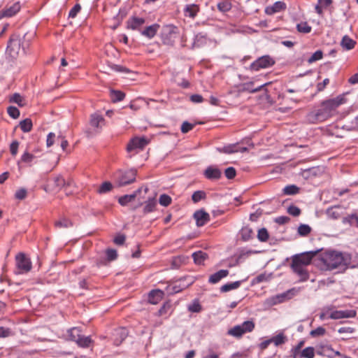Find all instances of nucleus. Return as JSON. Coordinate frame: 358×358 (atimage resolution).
I'll return each instance as SVG.
<instances>
[{
  "label": "nucleus",
  "instance_id": "f257e3e1",
  "mask_svg": "<svg viewBox=\"0 0 358 358\" xmlns=\"http://www.w3.org/2000/svg\"><path fill=\"white\" fill-rule=\"evenodd\" d=\"M346 101L345 94H340L334 99L322 101L319 108L310 112L307 115L308 122L315 124L327 120L336 114L337 108L341 105L345 103Z\"/></svg>",
  "mask_w": 358,
  "mask_h": 358
},
{
  "label": "nucleus",
  "instance_id": "39448f33",
  "mask_svg": "<svg viewBox=\"0 0 358 358\" xmlns=\"http://www.w3.org/2000/svg\"><path fill=\"white\" fill-rule=\"evenodd\" d=\"M136 171L135 169L119 170L115 174V180L118 187H123L133 183L136 180Z\"/></svg>",
  "mask_w": 358,
  "mask_h": 358
},
{
  "label": "nucleus",
  "instance_id": "5701e85b",
  "mask_svg": "<svg viewBox=\"0 0 358 358\" xmlns=\"http://www.w3.org/2000/svg\"><path fill=\"white\" fill-rule=\"evenodd\" d=\"M199 10V8L196 4L187 5L184 9L185 16L194 18Z\"/></svg>",
  "mask_w": 358,
  "mask_h": 358
},
{
  "label": "nucleus",
  "instance_id": "7c9ffc66",
  "mask_svg": "<svg viewBox=\"0 0 358 358\" xmlns=\"http://www.w3.org/2000/svg\"><path fill=\"white\" fill-rule=\"evenodd\" d=\"M240 285H241L240 281H236V282H233L227 283L220 287V291L222 292H227L232 289H237L240 286Z\"/></svg>",
  "mask_w": 358,
  "mask_h": 358
},
{
  "label": "nucleus",
  "instance_id": "a18cd8bd",
  "mask_svg": "<svg viewBox=\"0 0 358 358\" xmlns=\"http://www.w3.org/2000/svg\"><path fill=\"white\" fill-rule=\"evenodd\" d=\"M339 208L337 207L330 208L327 210V215L332 219H338L341 216Z\"/></svg>",
  "mask_w": 358,
  "mask_h": 358
},
{
  "label": "nucleus",
  "instance_id": "c756f323",
  "mask_svg": "<svg viewBox=\"0 0 358 358\" xmlns=\"http://www.w3.org/2000/svg\"><path fill=\"white\" fill-rule=\"evenodd\" d=\"M157 201L155 198L149 199L146 202L143 208L144 213H151L155 210Z\"/></svg>",
  "mask_w": 358,
  "mask_h": 358
},
{
  "label": "nucleus",
  "instance_id": "4d7b16f0",
  "mask_svg": "<svg viewBox=\"0 0 358 358\" xmlns=\"http://www.w3.org/2000/svg\"><path fill=\"white\" fill-rule=\"evenodd\" d=\"M7 111L8 115L14 119H16L20 116V111L16 107L9 106Z\"/></svg>",
  "mask_w": 358,
  "mask_h": 358
},
{
  "label": "nucleus",
  "instance_id": "3c124183",
  "mask_svg": "<svg viewBox=\"0 0 358 358\" xmlns=\"http://www.w3.org/2000/svg\"><path fill=\"white\" fill-rule=\"evenodd\" d=\"M297 30L301 33H309L311 31V27H310L307 22H301L297 24Z\"/></svg>",
  "mask_w": 358,
  "mask_h": 358
},
{
  "label": "nucleus",
  "instance_id": "f704fd0d",
  "mask_svg": "<svg viewBox=\"0 0 358 358\" xmlns=\"http://www.w3.org/2000/svg\"><path fill=\"white\" fill-rule=\"evenodd\" d=\"M125 94L121 91L111 90L110 99L113 102L120 101L124 99Z\"/></svg>",
  "mask_w": 358,
  "mask_h": 358
},
{
  "label": "nucleus",
  "instance_id": "6ab92c4d",
  "mask_svg": "<svg viewBox=\"0 0 358 358\" xmlns=\"http://www.w3.org/2000/svg\"><path fill=\"white\" fill-rule=\"evenodd\" d=\"M229 274L228 270L222 269L213 273L209 277L208 282L212 284L218 282L221 279L227 277Z\"/></svg>",
  "mask_w": 358,
  "mask_h": 358
},
{
  "label": "nucleus",
  "instance_id": "338daca9",
  "mask_svg": "<svg viewBox=\"0 0 358 358\" xmlns=\"http://www.w3.org/2000/svg\"><path fill=\"white\" fill-rule=\"evenodd\" d=\"M126 239V236L123 234H117L113 241L116 245H123Z\"/></svg>",
  "mask_w": 358,
  "mask_h": 358
},
{
  "label": "nucleus",
  "instance_id": "a19ab883",
  "mask_svg": "<svg viewBox=\"0 0 358 358\" xmlns=\"http://www.w3.org/2000/svg\"><path fill=\"white\" fill-rule=\"evenodd\" d=\"M304 344V341H300L297 345H296L294 348L292 350V356L293 358H300V350L301 348L303 347Z\"/></svg>",
  "mask_w": 358,
  "mask_h": 358
},
{
  "label": "nucleus",
  "instance_id": "4468645a",
  "mask_svg": "<svg viewBox=\"0 0 358 358\" xmlns=\"http://www.w3.org/2000/svg\"><path fill=\"white\" fill-rule=\"evenodd\" d=\"M182 282H183V280H180L178 281L175 282L172 285H169L166 288L167 292L170 294H176V293H178V292L182 291L183 289H185L189 285H190V283H189L187 285H185Z\"/></svg>",
  "mask_w": 358,
  "mask_h": 358
},
{
  "label": "nucleus",
  "instance_id": "412c9836",
  "mask_svg": "<svg viewBox=\"0 0 358 358\" xmlns=\"http://www.w3.org/2000/svg\"><path fill=\"white\" fill-rule=\"evenodd\" d=\"M287 9V4L282 1H275L272 6H270V15L283 12Z\"/></svg>",
  "mask_w": 358,
  "mask_h": 358
},
{
  "label": "nucleus",
  "instance_id": "e2e57ef3",
  "mask_svg": "<svg viewBox=\"0 0 358 358\" xmlns=\"http://www.w3.org/2000/svg\"><path fill=\"white\" fill-rule=\"evenodd\" d=\"M188 310L192 313H199L201 311V307L197 301H194L193 303L189 305Z\"/></svg>",
  "mask_w": 358,
  "mask_h": 358
},
{
  "label": "nucleus",
  "instance_id": "c85d7f7f",
  "mask_svg": "<svg viewBox=\"0 0 358 358\" xmlns=\"http://www.w3.org/2000/svg\"><path fill=\"white\" fill-rule=\"evenodd\" d=\"M76 343L82 348H88L92 343V340L90 336H85L80 335Z\"/></svg>",
  "mask_w": 358,
  "mask_h": 358
},
{
  "label": "nucleus",
  "instance_id": "e433bc0d",
  "mask_svg": "<svg viewBox=\"0 0 358 358\" xmlns=\"http://www.w3.org/2000/svg\"><path fill=\"white\" fill-rule=\"evenodd\" d=\"M315 357V349L313 347H308L303 349L301 354L300 358H314Z\"/></svg>",
  "mask_w": 358,
  "mask_h": 358
},
{
  "label": "nucleus",
  "instance_id": "f8f14e48",
  "mask_svg": "<svg viewBox=\"0 0 358 358\" xmlns=\"http://www.w3.org/2000/svg\"><path fill=\"white\" fill-rule=\"evenodd\" d=\"M356 314L357 313L355 310H335L330 314L329 317L333 320L350 318L355 317Z\"/></svg>",
  "mask_w": 358,
  "mask_h": 358
},
{
  "label": "nucleus",
  "instance_id": "6e6552de",
  "mask_svg": "<svg viewBox=\"0 0 358 358\" xmlns=\"http://www.w3.org/2000/svg\"><path fill=\"white\" fill-rule=\"evenodd\" d=\"M300 292V288L293 287L285 292L278 294L270 299V304L274 305L278 303H282L292 299Z\"/></svg>",
  "mask_w": 358,
  "mask_h": 358
},
{
  "label": "nucleus",
  "instance_id": "bb28decb",
  "mask_svg": "<svg viewBox=\"0 0 358 358\" xmlns=\"http://www.w3.org/2000/svg\"><path fill=\"white\" fill-rule=\"evenodd\" d=\"M145 22V20L141 17H133L128 21V27L131 29H136Z\"/></svg>",
  "mask_w": 358,
  "mask_h": 358
},
{
  "label": "nucleus",
  "instance_id": "72a5a7b5",
  "mask_svg": "<svg viewBox=\"0 0 358 358\" xmlns=\"http://www.w3.org/2000/svg\"><path fill=\"white\" fill-rule=\"evenodd\" d=\"M55 225L57 228H68L72 226V222L66 217H62L55 222Z\"/></svg>",
  "mask_w": 358,
  "mask_h": 358
},
{
  "label": "nucleus",
  "instance_id": "f03ea898",
  "mask_svg": "<svg viewBox=\"0 0 358 358\" xmlns=\"http://www.w3.org/2000/svg\"><path fill=\"white\" fill-rule=\"evenodd\" d=\"M317 252H308L295 255L292 257L291 268L293 272L299 277L300 282H305L309 278V273L306 268L316 255Z\"/></svg>",
  "mask_w": 358,
  "mask_h": 358
},
{
  "label": "nucleus",
  "instance_id": "603ef678",
  "mask_svg": "<svg viewBox=\"0 0 358 358\" xmlns=\"http://www.w3.org/2000/svg\"><path fill=\"white\" fill-rule=\"evenodd\" d=\"M323 52L321 50H317L312 56L308 59V63L311 64L322 58Z\"/></svg>",
  "mask_w": 358,
  "mask_h": 358
},
{
  "label": "nucleus",
  "instance_id": "79ce46f5",
  "mask_svg": "<svg viewBox=\"0 0 358 358\" xmlns=\"http://www.w3.org/2000/svg\"><path fill=\"white\" fill-rule=\"evenodd\" d=\"M113 188V185L110 182H104L99 188L98 192L99 194H105L110 192Z\"/></svg>",
  "mask_w": 358,
  "mask_h": 358
},
{
  "label": "nucleus",
  "instance_id": "393cba45",
  "mask_svg": "<svg viewBox=\"0 0 358 358\" xmlns=\"http://www.w3.org/2000/svg\"><path fill=\"white\" fill-rule=\"evenodd\" d=\"M159 26L157 24H154L151 26L146 27L142 32V35L152 38H153L157 32Z\"/></svg>",
  "mask_w": 358,
  "mask_h": 358
},
{
  "label": "nucleus",
  "instance_id": "cd10ccee",
  "mask_svg": "<svg viewBox=\"0 0 358 358\" xmlns=\"http://www.w3.org/2000/svg\"><path fill=\"white\" fill-rule=\"evenodd\" d=\"M194 262L196 264H202L207 259L208 255L202 251H198L192 254Z\"/></svg>",
  "mask_w": 358,
  "mask_h": 358
},
{
  "label": "nucleus",
  "instance_id": "774afa93",
  "mask_svg": "<svg viewBox=\"0 0 358 358\" xmlns=\"http://www.w3.org/2000/svg\"><path fill=\"white\" fill-rule=\"evenodd\" d=\"M194 125L189 123L188 122H184L181 126V131L183 134L187 133L189 131L192 129Z\"/></svg>",
  "mask_w": 358,
  "mask_h": 358
},
{
  "label": "nucleus",
  "instance_id": "a211bd4d",
  "mask_svg": "<svg viewBox=\"0 0 358 358\" xmlns=\"http://www.w3.org/2000/svg\"><path fill=\"white\" fill-rule=\"evenodd\" d=\"M142 187L138 188L131 194H126L119 198L118 202L122 206H126L128 203L134 200L136 196L141 192Z\"/></svg>",
  "mask_w": 358,
  "mask_h": 358
},
{
  "label": "nucleus",
  "instance_id": "8fccbe9b",
  "mask_svg": "<svg viewBox=\"0 0 358 358\" xmlns=\"http://www.w3.org/2000/svg\"><path fill=\"white\" fill-rule=\"evenodd\" d=\"M116 333H117V335H120V340L115 339V345H118L122 342L123 340H124L126 338V337L127 336V332L126 329H120L117 330Z\"/></svg>",
  "mask_w": 358,
  "mask_h": 358
},
{
  "label": "nucleus",
  "instance_id": "6e6d98bb",
  "mask_svg": "<svg viewBox=\"0 0 358 358\" xmlns=\"http://www.w3.org/2000/svg\"><path fill=\"white\" fill-rule=\"evenodd\" d=\"M107 259L109 262L113 261L117 259V253L114 249H108L106 252Z\"/></svg>",
  "mask_w": 358,
  "mask_h": 358
},
{
  "label": "nucleus",
  "instance_id": "69168bd1",
  "mask_svg": "<svg viewBox=\"0 0 358 358\" xmlns=\"http://www.w3.org/2000/svg\"><path fill=\"white\" fill-rule=\"evenodd\" d=\"M11 330L8 328L0 327V338H6L11 336Z\"/></svg>",
  "mask_w": 358,
  "mask_h": 358
},
{
  "label": "nucleus",
  "instance_id": "49530a36",
  "mask_svg": "<svg viewBox=\"0 0 358 358\" xmlns=\"http://www.w3.org/2000/svg\"><path fill=\"white\" fill-rule=\"evenodd\" d=\"M217 8L221 12H227L231 8V5L227 1H222L217 4Z\"/></svg>",
  "mask_w": 358,
  "mask_h": 358
},
{
  "label": "nucleus",
  "instance_id": "ea45409f",
  "mask_svg": "<svg viewBox=\"0 0 358 358\" xmlns=\"http://www.w3.org/2000/svg\"><path fill=\"white\" fill-rule=\"evenodd\" d=\"M10 101L17 103L19 106H23L25 104L24 98L17 93L10 97Z\"/></svg>",
  "mask_w": 358,
  "mask_h": 358
},
{
  "label": "nucleus",
  "instance_id": "bf43d9fd",
  "mask_svg": "<svg viewBox=\"0 0 358 358\" xmlns=\"http://www.w3.org/2000/svg\"><path fill=\"white\" fill-rule=\"evenodd\" d=\"M27 194V192L26 189L20 188L16 191V192L15 194V197L17 199L22 200L26 198Z\"/></svg>",
  "mask_w": 358,
  "mask_h": 358
},
{
  "label": "nucleus",
  "instance_id": "4c0bfd02",
  "mask_svg": "<svg viewBox=\"0 0 358 358\" xmlns=\"http://www.w3.org/2000/svg\"><path fill=\"white\" fill-rule=\"evenodd\" d=\"M69 336L70 339L73 341H76L78 338L80 337V330L77 327H73L69 330Z\"/></svg>",
  "mask_w": 358,
  "mask_h": 358
},
{
  "label": "nucleus",
  "instance_id": "864d4df0",
  "mask_svg": "<svg viewBox=\"0 0 358 358\" xmlns=\"http://www.w3.org/2000/svg\"><path fill=\"white\" fill-rule=\"evenodd\" d=\"M257 238L260 241H266L268 238V234L265 228H262L258 231Z\"/></svg>",
  "mask_w": 358,
  "mask_h": 358
},
{
  "label": "nucleus",
  "instance_id": "680f3d73",
  "mask_svg": "<svg viewBox=\"0 0 358 358\" xmlns=\"http://www.w3.org/2000/svg\"><path fill=\"white\" fill-rule=\"evenodd\" d=\"M34 158V156L32 154H30L28 152H25L21 157L20 161L24 163H30Z\"/></svg>",
  "mask_w": 358,
  "mask_h": 358
},
{
  "label": "nucleus",
  "instance_id": "052dcab7",
  "mask_svg": "<svg viewBox=\"0 0 358 358\" xmlns=\"http://www.w3.org/2000/svg\"><path fill=\"white\" fill-rule=\"evenodd\" d=\"M80 5L78 3L76 4L69 11V17L74 18L77 15V14L80 11Z\"/></svg>",
  "mask_w": 358,
  "mask_h": 358
},
{
  "label": "nucleus",
  "instance_id": "2eb2a0df",
  "mask_svg": "<svg viewBox=\"0 0 358 358\" xmlns=\"http://www.w3.org/2000/svg\"><path fill=\"white\" fill-rule=\"evenodd\" d=\"M204 176L209 180H217L221 177L222 173L216 167L208 166L204 171Z\"/></svg>",
  "mask_w": 358,
  "mask_h": 358
},
{
  "label": "nucleus",
  "instance_id": "7ed1b4c3",
  "mask_svg": "<svg viewBox=\"0 0 358 358\" xmlns=\"http://www.w3.org/2000/svg\"><path fill=\"white\" fill-rule=\"evenodd\" d=\"M321 261L327 270H333L340 266L345 267L346 266L343 254L336 251L326 252L322 255Z\"/></svg>",
  "mask_w": 358,
  "mask_h": 358
},
{
  "label": "nucleus",
  "instance_id": "423d86ee",
  "mask_svg": "<svg viewBox=\"0 0 358 358\" xmlns=\"http://www.w3.org/2000/svg\"><path fill=\"white\" fill-rule=\"evenodd\" d=\"M255 328L252 321H245L241 324L236 325L228 331V334L236 338L241 337L243 334L251 332Z\"/></svg>",
  "mask_w": 358,
  "mask_h": 358
},
{
  "label": "nucleus",
  "instance_id": "ddd939ff",
  "mask_svg": "<svg viewBox=\"0 0 358 358\" xmlns=\"http://www.w3.org/2000/svg\"><path fill=\"white\" fill-rule=\"evenodd\" d=\"M194 218L198 227L205 225L210 220V215L208 213L203 210H199L194 213Z\"/></svg>",
  "mask_w": 358,
  "mask_h": 358
},
{
  "label": "nucleus",
  "instance_id": "473e14b6",
  "mask_svg": "<svg viewBox=\"0 0 358 358\" xmlns=\"http://www.w3.org/2000/svg\"><path fill=\"white\" fill-rule=\"evenodd\" d=\"M32 121L27 118L20 122V127L24 132H29L32 129Z\"/></svg>",
  "mask_w": 358,
  "mask_h": 358
},
{
  "label": "nucleus",
  "instance_id": "c9c22d12",
  "mask_svg": "<svg viewBox=\"0 0 358 358\" xmlns=\"http://www.w3.org/2000/svg\"><path fill=\"white\" fill-rule=\"evenodd\" d=\"M268 83H264L262 85H259L255 87H253L254 83H246L245 85L244 89L247 91H249L250 92H256L259 91L261 89L264 88L267 86Z\"/></svg>",
  "mask_w": 358,
  "mask_h": 358
},
{
  "label": "nucleus",
  "instance_id": "13d9d810",
  "mask_svg": "<svg viewBox=\"0 0 358 358\" xmlns=\"http://www.w3.org/2000/svg\"><path fill=\"white\" fill-rule=\"evenodd\" d=\"M287 213L294 217L299 216L301 214V210L296 206H290L287 208Z\"/></svg>",
  "mask_w": 358,
  "mask_h": 358
},
{
  "label": "nucleus",
  "instance_id": "2f4dec72",
  "mask_svg": "<svg viewBox=\"0 0 358 358\" xmlns=\"http://www.w3.org/2000/svg\"><path fill=\"white\" fill-rule=\"evenodd\" d=\"M253 234V231L248 227H244L241 230V236L243 241L250 240L252 237Z\"/></svg>",
  "mask_w": 358,
  "mask_h": 358
},
{
  "label": "nucleus",
  "instance_id": "f3484780",
  "mask_svg": "<svg viewBox=\"0 0 358 358\" xmlns=\"http://www.w3.org/2000/svg\"><path fill=\"white\" fill-rule=\"evenodd\" d=\"M218 150L220 152L231 154V153L238 152H244L248 150V148L246 147H240L237 145L232 144V145H229L227 146H225L222 148H219Z\"/></svg>",
  "mask_w": 358,
  "mask_h": 358
},
{
  "label": "nucleus",
  "instance_id": "0eeeda50",
  "mask_svg": "<svg viewBox=\"0 0 358 358\" xmlns=\"http://www.w3.org/2000/svg\"><path fill=\"white\" fill-rule=\"evenodd\" d=\"M15 264L17 269L16 273L21 274L29 272L31 269V262L24 253H18L15 256Z\"/></svg>",
  "mask_w": 358,
  "mask_h": 358
},
{
  "label": "nucleus",
  "instance_id": "9b49d317",
  "mask_svg": "<svg viewBox=\"0 0 358 358\" xmlns=\"http://www.w3.org/2000/svg\"><path fill=\"white\" fill-rule=\"evenodd\" d=\"M20 2H15L10 6H7L0 12V19L2 17H10L14 16L20 11Z\"/></svg>",
  "mask_w": 358,
  "mask_h": 358
},
{
  "label": "nucleus",
  "instance_id": "37998d69",
  "mask_svg": "<svg viewBox=\"0 0 358 358\" xmlns=\"http://www.w3.org/2000/svg\"><path fill=\"white\" fill-rule=\"evenodd\" d=\"M299 188L294 185L286 186L283 189L284 193L287 195L296 194L299 192Z\"/></svg>",
  "mask_w": 358,
  "mask_h": 358
},
{
  "label": "nucleus",
  "instance_id": "09e8293b",
  "mask_svg": "<svg viewBox=\"0 0 358 358\" xmlns=\"http://www.w3.org/2000/svg\"><path fill=\"white\" fill-rule=\"evenodd\" d=\"M355 214L349 215L343 218V223L344 224H348L349 226L355 225Z\"/></svg>",
  "mask_w": 358,
  "mask_h": 358
},
{
  "label": "nucleus",
  "instance_id": "de8ad7c7",
  "mask_svg": "<svg viewBox=\"0 0 358 358\" xmlns=\"http://www.w3.org/2000/svg\"><path fill=\"white\" fill-rule=\"evenodd\" d=\"M159 202L163 206H168L171 203V198L169 195L163 194L160 196Z\"/></svg>",
  "mask_w": 358,
  "mask_h": 358
},
{
  "label": "nucleus",
  "instance_id": "58836bf2",
  "mask_svg": "<svg viewBox=\"0 0 358 358\" xmlns=\"http://www.w3.org/2000/svg\"><path fill=\"white\" fill-rule=\"evenodd\" d=\"M311 231V228L308 224H301L298 227V234L301 236L308 235Z\"/></svg>",
  "mask_w": 358,
  "mask_h": 358
},
{
  "label": "nucleus",
  "instance_id": "a878e982",
  "mask_svg": "<svg viewBox=\"0 0 358 358\" xmlns=\"http://www.w3.org/2000/svg\"><path fill=\"white\" fill-rule=\"evenodd\" d=\"M104 122L103 117L99 114H93L91 116L90 124L92 127L95 128L101 127L102 124Z\"/></svg>",
  "mask_w": 358,
  "mask_h": 358
},
{
  "label": "nucleus",
  "instance_id": "20e7f679",
  "mask_svg": "<svg viewBox=\"0 0 358 358\" xmlns=\"http://www.w3.org/2000/svg\"><path fill=\"white\" fill-rule=\"evenodd\" d=\"M6 51L12 58H16L21 53H24V48L22 45V40L19 35L13 34L10 37Z\"/></svg>",
  "mask_w": 358,
  "mask_h": 358
},
{
  "label": "nucleus",
  "instance_id": "4be33fe9",
  "mask_svg": "<svg viewBox=\"0 0 358 358\" xmlns=\"http://www.w3.org/2000/svg\"><path fill=\"white\" fill-rule=\"evenodd\" d=\"M287 341V336L282 332L270 338V343H273L276 347L285 344Z\"/></svg>",
  "mask_w": 358,
  "mask_h": 358
},
{
  "label": "nucleus",
  "instance_id": "b1692460",
  "mask_svg": "<svg viewBox=\"0 0 358 358\" xmlns=\"http://www.w3.org/2000/svg\"><path fill=\"white\" fill-rule=\"evenodd\" d=\"M355 44L356 42L347 35L344 36L341 41V47L347 50H350L354 48Z\"/></svg>",
  "mask_w": 358,
  "mask_h": 358
},
{
  "label": "nucleus",
  "instance_id": "9d476101",
  "mask_svg": "<svg viewBox=\"0 0 358 358\" xmlns=\"http://www.w3.org/2000/svg\"><path fill=\"white\" fill-rule=\"evenodd\" d=\"M66 185L65 180L61 176H56L52 180L49 181V183L44 188L46 192L48 191H57L61 189Z\"/></svg>",
  "mask_w": 358,
  "mask_h": 358
},
{
  "label": "nucleus",
  "instance_id": "0e129e2a",
  "mask_svg": "<svg viewBox=\"0 0 358 358\" xmlns=\"http://www.w3.org/2000/svg\"><path fill=\"white\" fill-rule=\"evenodd\" d=\"M224 173L228 179H232L236 176V170L234 167H229L225 170Z\"/></svg>",
  "mask_w": 358,
  "mask_h": 358
},
{
  "label": "nucleus",
  "instance_id": "1a4fd4ad",
  "mask_svg": "<svg viewBox=\"0 0 358 358\" xmlns=\"http://www.w3.org/2000/svg\"><path fill=\"white\" fill-rule=\"evenodd\" d=\"M148 143V141L144 138H132L127 146V151L131 152L136 150H142Z\"/></svg>",
  "mask_w": 358,
  "mask_h": 358
},
{
  "label": "nucleus",
  "instance_id": "dca6fc26",
  "mask_svg": "<svg viewBox=\"0 0 358 358\" xmlns=\"http://www.w3.org/2000/svg\"><path fill=\"white\" fill-rule=\"evenodd\" d=\"M268 65V56L265 55L259 57L255 62H254L250 69L254 71H259L260 69L266 68Z\"/></svg>",
  "mask_w": 358,
  "mask_h": 358
},
{
  "label": "nucleus",
  "instance_id": "aec40b11",
  "mask_svg": "<svg viewBox=\"0 0 358 358\" xmlns=\"http://www.w3.org/2000/svg\"><path fill=\"white\" fill-rule=\"evenodd\" d=\"M164 292L159 289L152 290L148 296V301L152 304L158 303L162 299Z\"/></svg>",
  "mask_w": 358,
  "mask_h": 358
},
{
  "label": "nucleus",
  "instance_id": "5fc2aeb1",
  "mask_svg": "<svg viewBox=\"0 0 358 358\" xmlns=\"http://www.w3.org/2000/svg\"><path fill=\"white\" fill-rule=\"evenodd\" d=\"M325 332H326V330L324 328H323L322 327H319L316 328L315 329L312 330L310 333V335L312 337H317V336H323L325 334Z\"/></svg>",
  "mask_w": 358,
  "mask_h": 358
},
{
  "label": "nucleus",
  "instance_id": "c03bdc74",
  "mask_svg": "<svg viewBox=\"0 0 358 358\" xmlns=\"http://www.w3.org/2000/svg\"><path fill=\"white\" fill-rule=\"evenodd\" d=\"M206 198V193L203 191H196L192 196V199L194 203H197Z\"/></svg>",
  "mask_w": 358,
  "mask_h": 358
}]
</instances>
